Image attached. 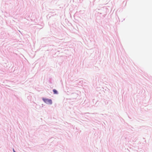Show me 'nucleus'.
<instances>
[{
	"mask_svg": "<svg viewBox=\"0 0 152 152\" xmlns=\"http://www.w3.org/2000/svg\"><path fill=\"white\" fill-rule=\"evenodd\" d=\"M14 152H15V151L13 150Z\"/></svg>",
	"mask_w": 152,
	"mask_h": 152,
	"instance_id": "nucleus-3",
	"label": "nucleus"
},
{
	"mask_svg": "<svg viewBox=\"0 0 152 152\" xmlns=\"http://www.w3.org/2000/svg\"><path fill=\"white\" fill-rule=\"evenodd\" d=\"M42 100L45 103L47 104H52V102L51 99L43 98L42 99Z\"/></svg>",
	"mask_w": 152,
	"mask_h": 152,
	"instance_id": "nucleus-1",
	"label": "nucleus"
},
{
	"mask_svg": "<svg viewBox=\"0 0 152 152\" xmlns=\"http://www.w3.org/2000/svg\"><path fill=\"white\" fill-rule=\"evenodd\" d=\"M53 91L54 94H58V92L56 89H53Z\"/></svg>",
	"mask_w": 152,
	"mask_h": 152,
	"instance_id": "nucleus-2",
	"label": "nucleus"
}]
</instances>
